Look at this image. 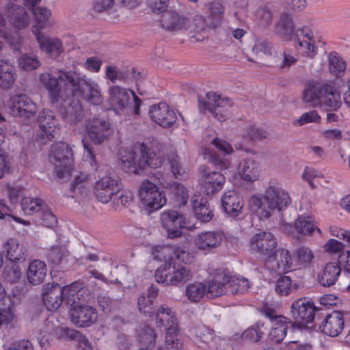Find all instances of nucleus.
Masks as SVG:
<instances>
[{
    "label": "nucleus",
    "mask_w": 350,
    "mask_h": 350,
    "mask_svg": "<svg viewBox=\"0 0 350 350\" xmlns=\"http://www.w3.org/2000/svg\"><path fill=\"white\" fill-rule=\"evenodd\" d=\"M249 202L251 210L260 219H264L271 217L275 211H282L290 205L291 199L277 180H271L264 193L253 195Z\"/></svg>",
    "instance_id": "1"
},
{
    "label": "nucleus",
    "mask_w": 350,
    "mask_h": 350,
    "mask_svg": "<svg viewBox=\"0 0 350 350\" xmlns=\"http://www.w3.org/2000/svg\"><path fill=\"white\" fill-rule=\"evenodd\" d=\"M275 33L285 40H289L295 33V46L302 55L312 59L317 53L313 33L309 27H304L295 31L293 18L287 12H283L275 25Z\"/></svg>",
    "instance_id": "2"
},
{
    "label": "nucleus",
    "mask_w": 350,
    "mask_h": 350,
    "mask_svg": "<svg viewBox=\"0 0 350 350\" xmlns=\"http://www.w3.org/2000/svg\"><path fill=\"white\" fill-rule=\"evenodd\" d=\"M141 159H137L135 152L126 151L124 154H121L120 162L122 168L127 173L141 174L145 166L152 168H158L161 166L163 158L160 153L158 154L153 150L148 148L144 144L139 148Z\"/></svg>",
    "instance_id": "3"
},
{
    "label": "nucleus",
    "mask_w": 350,
    "mask_h": 350,
    "mask_svg": "<svg viewBox=\"0 0 350 350\" xmlns=\"http://www.w3.org/2000/svg\"><path fill=\"white\" fill-rule=\"evenodd\" d=\"M59 77L70 87V95L72 96L81 97L85 90H88L85 98L88 103L94 105L102 103L103 98L96 83L79 77L75 72H63Z\"/></svg>",
    "instance_id": "4"
},
{
    "label": "nucleus",
    "mask_w": 350,
    "mask_h": 350,
    "mask_svg": "<svg viewBox=\"0 0 350 350\" xmlns=\"http://www.w3.org/2000/svg\"><path fill=\"white\" fill-rule=\"evenodd\" d=\"M154 278L158 283L179 286L191 280L193 273L189 268L169 260L156 270Z\"/></svg>",
    "instance_id": "5"
},
{
    "label": "nucleus",
    "mask_w": 350,
    "mask_h": 350,
    "mask_svg": "<svg viewBox=\"0 0 350 350\" xmlns=\"http://www.w3.org/2000/svg\"><path fill=\"white\" fill-rule=\"evenodd\" d=\"M232 101L228 98H222L214 92H208L206 99L198 98V108L201 113L209 112L219 122H224L230 116Z\"/></svg>",
    "instance_id": "6"
},
{
    "label": "nucleus",
    "mask_w": 350,
    "mask_h": 350,
    "mask_svg": "<svg viewBox=\"0 0 350 350\" xmlns=\"http://www.w3.org/2000/svg\"><path fill=\"white\" fill-rule=\"evenodd\" d=\"M72 149L68 144L59 142L51 146L50 161L55 167L56 176L60 178H68L72 169Z\"/></svg>",
    "instance_id": "7"
},
{
    "label": "nucleus",
    "mask_w": 350,
    "mask_h": 350,
    "mask_svg": "<svg viewBox=\"0 0 350 350\" xmlns=\"http://www.w3.org/2000/svg\"><path fill=\"white\" fill-rule=\"evenodd\" d=\"M138 193L142 208L148 213L157 211L166 204L163 192L150 181H144L139 187Z\"/></svg>",
    "instance_id": "8"
},
{
    "label": "nucleus",
    "mask_w": 350,
    "mask_h": 350,
    "mask_svg": "<svg viewBox=\"0 0 350 350\" xmlns=\"http://www.w3.org/2000/svg\"><path fill=\"white\" fill-rule=\"evenodd\" d=\"M77 290L74 286H64L58 284H47L44 286L42 299L49 310H57L62 305L64 297L72 300Z\"/></svg>",
    "instance_id": "9"
},
{
    "label": "nucleus",
    "mask_w": 350,
    "mask_h": 350,
    "mask_svg": "<svg viewBox=\"0 0 350 350\" xmlns=\"http://www.w3.org/2000/svg\"><path fill=\"white\" fill-rule=\"evenodd\" d=\"M109 103L115 111H122L127 108L132 97L135 102V113L139 114L142 100L133 91L118 85H112L109 89Z\"/></svg>",
    "instance_id": "10"
},
{
    "label": "nucleus",
    "mask_w": 350,
    "mask_h": 350,
    "mask_svg": "<svg viewBox=\"0 0 350 350\" xmlns=\"http://www.w3.org/2000/svg\"><path fill=\"white\" fill-rule=\"evenodd\" d=\"M317 310L312 301L308 297H301L293 301L290 312L294 323L303 327L312 322Z\"/></svg>",
    "instance_id": "11"
},
{
    "label": "nucleus",
    "mask_w": 350,
    "mask_h": 350,
    "mask_svg": "<svg viewBox=\"0 0 350 350\" xmlns=\"http://www.w3.org/2000/svg\"><path fill=\"white\" fill-rule=\"evenodd\" d=\"M262 314L271 321V328L268 338L275 343L281 342L286 335L289 324H293L291 320L282 315H278L274 310L265 307Z\"/></svg>",
    "instance_id": "12"
},
{
    "label": "nucleus",
    "mask_w": 350,
    "mask_h": 350,
    "mask_svg": "<svg viewBox=\"0 0 350 350\" xmlns=\"http://www.w3.org/2000/svg\"><path fill=\"white\" fill-rule=\"evenodd\" d=\"M206 18L198 16L196 21H200L198 29L205 30L206 27L215 29L221 26L225 13V7L220 1L208 2L205 5Z\"/></svg>",
    "instance_id": "13"
},
{
    "label": "nucleus",
    "mask_w": 350,
    "mask_h": 350,
    "mask_svg": "<svg viewBox=\"0 0 350 350\" xmlns=\"http://www.w3.org/2000/svg\"><path fill=\"white\" fill-rule=\"evenodd\" d=\"M162 226L166 230L170 239L181 237V230L185 227V217L183 214L174 210H167L161 214Z\"/></svg>",
    "instance_id": "14"
},
{
    "label": "nucleus",
    "mask_w": 350,
    "mask_h": 350,
    "mask_svg": "<svg viewBox=\"0 0 350 350\" xmlns=\"http://www.w3.org/2000/svg\"><path fill=\"white\" fill-rule=\"evenodd\" d=\"M10 109L14 116L29 119L37 111L36 104L25 94H17L11 97Z\"/></svg>",
    "instance_id": "15"
},
{
    "label": "nucleus",
    "mask_w": 350,
    "mask_h": 350,
    "mask_svg": "<svg viewBox=\"0 0 350 350\" xmlns=\"http://www.w3.org/2000/svg\"><path fill=\"white\" fill-rule=\"evenodd\" d=\"M292 265L293 259L290 252L284 248L273 251L265 262L267 269L279 274L289 271Z\"/></svg>",
    "instance_id": "16"
},
{
    "label": "nucleus",
    "mask_w": 350,
    "mask_h": 350,
    "mask_svg": "<svg viewBox=\"0 0 350 350\" xmlns=\"http://www.w3.org/2000/svg\"><path fill=\"white\" fill-rule=\"evenodd\" d=\"M85 128L90 139L97 144H102L111 133V124L102 118L87 120Z\"/></svg>",
    "instance_id": "17"
},
{
    "label": "nucleus",
    "mask_w": 350,
    "mask_h": 350,
    "mask_svg": "<svg viewBox=\"0 0 350 350\" xmlns=\"http://www.w3.org/2000/svg\"><path fill=\"white\" fill-rule=\"evenodd\" d=\"M149 116L155 123L164 128L172 126L177 119L174 110L165 103L151 106Z\"/></svg>",
    "instance_id": "18"
},
{
    "label": "nucleus",
    "mask_w": 350,
    "mask_h": 350,
    "mask_svg": "<svg viewBox=\"0 0 350 350\" xmlns=\"http://www.w3.org/2000/svg\"><path fill=\"white\" fill-rule=\"evenodd\" d=\"M277 246L275 238L270 232H261L251 239L250 248L254 252L269 257Z\"/></svg>",
    "instance_id": "19"
},
{
    "label": "nucleus",
    "mask_w": 350,
    "mask_h": 350,
    "mask_svg": "<svg viewBox=\"0 0 350 350\" xmlns=\"http://www.w3.org/2000/svg\"><path fill=\"white\" fill-rule=\"evenodd\" d=\"M40 49L53 57L59 56L64 51L62 40L57 38L45 36L38 29L36 26L31 27Z\"/></svg>",
    "instance_id": "20"
},
{
    "label": "nucleus",
    "mask_w": 350,
    "mask_h": 350,
    "mask_svg": "<svg viewBox=\"0 0 350 350\" xmlns=\"http://www.w3.org/2000/svg\"><path fill=\"white\" fill-rule=\"evenodd\" d=\"M68 72V71L59 70L57 77H53L47 72L42 73L40 75V81L43 86L48 90L52 103L57 102L60 98H62L60 82L64 83L66 90L68 91V94H70V87L67 85L66 81L59 77L62 73Z\"/></svg>",
    "instance_id": "21"
},
{
    "label": "nucleus",
    "mask_w": 350,
    "mask_h": 350,
    "mask_svg": "<svg viewBox=\"0 0 350 350\" xmlns=\"http://www.w3.org/2000/svg\"><path fill=\"white\" fill-rule=\"evenodd\" d=\"M98 319L96 310L87 305L75 307L70 312L71 321L77 327H87L93 325Z\"/></svg>",
    "instance_id": "22"
},
{
    "label": "nucleus",
    "mask_w": 350,
    "mask_h": 350,
    "mask_svg": "<svg viewBox=\"0 0 350 350\" xmlns=\"http://www.w3.org/2000/svg\"><path fill=\"white\" fill-rule=\"evenodd\" d=\"M190 21L185 16L174 10L165 12L160 19V26L170 32H176L187 29Z\"/></svg>",
    "instance_id": "23"
},
{
    "label": "nucleus",
    "mask_w": 350,
    "mask_h": 350,
    "mask_svg": "<svg viewBox=\"0 0 350 350\" xmlns=\"http://www.w3.org/2000/svg\"><path fill=\"white\" fill-rule=\"evenodd\" d=\"M38 123L41 130L40 139L51 140L54 138L57 130L58 120L53 111L49 109H43L38 114Z\"/></svg>",
    "instance_id": "24"
},
{
    "label": "nucleus",
    "mask_w": 350,
    "mask_h": 350,
    "mask_svg": "<svg viewBox=\"0 0 350 350\" xmlns=\"http://www.w3.org/2000/svg\"><path fill=\"white\" fill-rule=\"evenodd\" d=\"M344 328L343 314L340 311H333L326 316L325 320L319 325V329L325 334L335 337L337 336Z\"/></svg>",
    "instance_id": "25"
},
{
    "label": "nucleus",
    "mask_w": 350,
    "mask_h": 350,
    "mask_svg": "<svg viewBox=\"0 0 350 350\" xmlns=\"http://www.w3.org/2000/svg\"><path fill=\"white\" fill-rule=\"evenodd\" d=\"M221 205L226 214L232 217H238L242 211L243 200L235 191H226L221 198Z\"/></svg>",
    "instance_id": "26"
},
{
    "label": "nucleus",
    "mask_w": 350,
    "mask_h": 350,
    "mask_svg": "<svg viewBox=\"0 0 350 350\" xmlns=\"http://www.w3.org/2000/svg\"><path fill=\"white\" fill-rule=\"evenodd\" d=\"M222 239L223 234L219 231H205L196 236L194 243L200 250L209 252L217 247Z\"/></svg>",
    "instance_id": "27"
},
{
    "label": "nucleus",
    "mask_w": 350,
    "mask_h": 350,
    "mask_svg": "<svg viewBox=\"0 0 350 350\" xmlns=\"http://www.w3.org/2000/svg\"><path fill=\"white\" fill-rule=\"evenodd\" d=\"M7 16L13 26L21 29L29 25L30 18L23 7L9 2L5 6Z\"/></svg>",
    "instance_id": "28"
},
{
    "label": "nucleus",
    "mask_w": 350,
    "mask_h": 350,
    "mask_svg": "<svg viewBox=\"0 0 350 350\" xmlns=\"http://www.w3.org/2000/svg\"><path fill=\"white\" fill-rule=\"evenodd\" d=\"M199 170L202 175L203 186L206 189L215 192L222 189L226 180L224 174L219 172L210 171L204 165L200 166Z\"/></svg>",
    "instance_id": "29"
},
{
    "label": "nucleus",
    "mask_w": 350,
    "mask_h": 350,
    "mask_svg": "<svg viewBox=\"0 0 350 350\" xmlns=\"http://www.w3.org/2000/svg\"><path fill=\"white\" fill-rule=\"evenodd\" d=\"M3 251L6 258L12 262H19L25 260L27 250L14 238H10L3 243Z\"/></svg>",
    "instance_id": "30"
},
{
    "label": "nucleus",
    "mask_w": 350,
    "mask_h": 350,
    "mask_svg": "<svg viewBox=\"0 0 350 350\" xmlns=\"http://www.w3.org/2000/svg\"><path fill=\"white\" fill-rule=\"evenodd\" d=\"M326 85L313 81L308 82L303 93L304 102L314 107L320 106Z\"/></svg>",
    "instance_id": "31"
},
{
    "label": "nucleus",
    "mask_w": 350,
    "mask_h": 350,
    "mask_svg": "<svg viewBox=\"0 0 350 350\" xmlns=\"http://www.w3.org/2000/svg\"><path fill=\"white\" fill-rule=\"evenodd\" d=\"M239 175L246 181L252 182L258 178L260 174L259 163L254 158L243 159L239 165Z\"/></svg>",
    "instance_id": "32"
},
{
    "label": "nucleus",
    "mask_w": 350,
    "mask_h": 350,
    "mask_svg": "<svg viewBox=\"0 0 350 350\" xmlns=\"http://www.w3.org/2000/svg\"><path fill=\"white\" fill-rule=\"evenodd\" d=\"M191 205L196 218L202 222H208L213 218V211L206 200L200 195H195L191 198Z\"/></svg>",
    "instance_id": "33"
},
{
    "label": "nucleus",
    "mask_w": 350,
    "mask_h": 350,
    "mask_svg": "<svg viewBox=\"0 0 350 350\" xmlns=\"http://www.w3.org/2000/svg\"><path fill=\"white\" fill-rule=\"evenodd\" d=\"M340 273L341 267L338 263L329 262L318 273L319 283L324 286H331L338 280Z\"/></svg>",
    "instance_id": "34"
},
{
    "label": "nucleus",
    "mask_w": 350,
    "mask_h": 350,
    "mask_svg": "<svg viewBox=\"0 0 350 350\" xmlns=\"http://www.w3.org/2000/svg\"><path fill=\"white\" fill-rule=\"evenodd\" d=\"M276 3H267L260 6L256 11V20L258 27L267 29L272 23L273 14L277 11Z\"/></svg>",
    "instance_id": "35"
},
{
    "label": "nucleus",
    "mask_w": 350,
    "mask_h": 350,
    "mask_svg": "<svg viewBox=\"0 0 350 350\" xmlns=\"http://www.w3.org/2000/svg\"><path fill=\"white\" fill-rule=\"evenodd\" d=\"M46 266L40 260L31 261L27 270V278L32 285H38L43 282L46 275Z\"/></svg>",
    "instance_id": "36"
},
{
    "label": "nucleus",
    "mask_w": 350,
    "mask_h": 350,
    "mask_svg": "<svg viewBox=\"0 0 350 350\" xmlns=\"http://www.w3.org/2000/svg\"><path fill=\"white\" fill-rule=\"evenodd\" d=\"M57 334L62 339L78 342L79 344L78 350H92L88 338L78 330L62 327L57 329Z\"/></svg>",
    "instance_id": "37"
},
{
    "label": "nucleus",
    "mask_w": 350,
    "mask_h": 350,
    "mask_svg": "<svg viewBox=\"0 0 350 350\" xmlns=\"http://www.w3.org/2000/svg\"><path fill=\"white\" fill-rule=\"evenodd\" d=\"M60 113L64 120L70 124H76L84 117L82 106L78 100H72L68 105H65Z\"/></svg>",
    "instance_id": "38"
},
{
    "label": "nucleus",
    "mask_w": 350,
    "mask_h": 350,
    "mask_svg": "<svg viewBox=\"0 0 350 350\" xmlns=\"http://www.w3.org/2000/svg\"><path fill=\"white\" fill-rule=\"evenodd\" d=\"M155 314L157 326L175 327L176 331H179L178 320L172 308L164 305L161 306L155 312Z\"/></svg>",
    "instance_id": "39"
},
{
    "label": "nucleus",
    "mask_w": 350,
    "mask_h": 350,
    "mask_svg": "<svg viewBox=\"0 0 350 350\" xmlns=\"http://www.w3.org/2000/svg\"><path fill=\"white\" fill-rule=\"evenodd\" d=\"M324 105L327 111H336L341 106L340 94L332 86L326 85L320 106Z\"/></svg>",
    "instance_id": "40"
},
{
    "label": "nucleus",
    "mask_w": 350,
    "mask_h": 350,
    "mask_svg": "<svg viewBox=\"0 0 350 350\" xmlns=\"http://www.w3.org/2000/svg\"><path fill=\"white\" fill-rule=\"evenodd\" d=\"M207 295V285L201 282L189 284L185 288V295L191 303H198Z\"/></svg>",
    "instance_id": "41"
},
{
    "label": "nucleus",
    "mask_w": 350,
    "mask_h": 350,
    "mask_svg": "<svg viewBox=\"0 0 350 350\" xmlns=\"http://www.w3.org/2000/svg\"><path fill=\"white\" fill-rule=\"evenodd\" d=\"M227 274L218 275L210 280L207 286V297L215 298L223 295L227 291L228 282L225 280Z\"/></svg>",
    "instance_id": "42"
},
{
    "label": "nucleus",
    "mask_w": 350,
    "mask_h": 350,
    "mask_svg": "<svg viewBox=\"0 0 350 350\" xmlns=\"http://www.w3.org/2000/svg\"><path fill=\"white\" fill-rule=\"evenodd\" d=\"M15 81V70L8 60H0V86L8 88Z\"/></svg>",
    "instance_id": "43"
},
{
    "label": "nucleus",
    "mask_w": 350,
    "mask_h": 350,
    "mask_svg": "<svg viewBox=\"0 0 350 350\" xmlns=\"http://www.w3.org/2000/svg\"><path fill=\"white\" fill-rule=\"evenodd\" d=\"M225 280L228 282V288L231 294L244 293L250 287L248 280L244 278L227 275Z\"/></svg>",
    "instance_id": "44"
},
{
    "label": "nucleus",
    "mask_w": 350,
    "mask_h": 350,
    "mask_svg": "<svg viewBox=\"0 0 350 350\" xmlns=\"http://www.w3.org/2000/svg\"><path fill=\"white\" fill-rule=\"evenodd\" d=\"M179 331H176L175 327L166 329L165 347H158V350H183V343L177 336Z\"/></svg>",
    "instance_id": "45"
},
{
    "label": "nucleus",
    "mask_w": 350,
    "mask_h": 350,
    "mask_svg": "<svg viewBox=\"0 0 350 350\" xmlns=\"http://www.w3.org/2000/svg\"><path fill=\"white\" fill-rule=\"evenodd\" d=\"M295 228L299 234L304 236L310 235L314 230L321 233L320 229L314 226L313 221L309 216H299L295 221Z\"/></svg>",
    "instance_id": "46"
},
{
    "label": "nucleus",
    "mask_w": 350,
    "mask_h": 350,
    "mask_svg": "<svg viewBox=\"0 0 350 350\" xmlns=\"http://www.w3.org/2000/svg\"><path fill=\"white\" fill-rule=\"evenodd\" d=\"M45 206L46 204L40 198L25 197L22 199L21 202V208L27 215H33L41 211Z\"/></svg>",
    "instance_id": "47"
},
{
    "label": "nucleus",
    "mask_w": 350,
    "mask_h": 350,
    "mask_svg": "<svg viewBox=\"0 0 350 350\" xmlns=\"http://www.w3.org/2000/svg\"><path fill=\"white\" fill-rule=\"evenodd\" d=\"M298 288V284L293 283L289 276L284 275L278 279L275 290L279 295L286 296Z\"/></svg>",
    "instance_id": "48"
},
{
    "label": "nucleus",
    "mask_w": 350,
    "mask_h": 350,
    "mask_svg": "<svg viewBox=\"0 0 350 350\" xmlns=\"http://www.w3.org/2000/svg\"><path fill=\"white\" fill-rule=\"evenodd\" d=\"M100 176V174L98 175ZM98 187H105L116 193L120 189V182L116 175L111 173L106 174L105 176L99 177V179L95 183Z\"/></svg>",
    "instance_id": "49"
},
{
    "label": "nucleus",
    "mask_w": 350,
    "mask_h": 350,
    "mask_svg": "<svg viewBox=\"0 0 350 350\" xmlns=\"http://www.w3.org/2000/svg\"><path fill=\"white\" fill-rule=\"evenodd\" d=\"M266 328L264 323L258 321L255 325L249 327L243 332V337L252 342H258L265 334Z\"/></svg>",
    "instance_id": "50"
},
{
    "label": "nucleus",
    "mask_w": 350,
    "mask_h": 350,
    "mask_svg": "<svg viewBox=\"0 0 350 350\" xmlns=\"http://www.w3.org/2000/svg\"><path fill=\"white\" fill-rule=\"evenodd\" d=\"M294 256L298 265L304 267L308 265L314 258L312 250L306 247L296 249L294 252Z\"/></svg>",
    "instance_id": "51"
},
{
    "label": "nucleus",
    "mask_w": 350,
    "mask_h": 350,
    "mask_svg": "<svg viewBox=\"0 0 350 350\" xmlns=\"http://www.w3.org/2000/svg\"><path fill=\"white\" fill-rule=\"evenodd\" d=\"M138 308L140 312L148 317H152L156 312L154 300L141 295L137 299Z\"/></svg>",
    "instance_id": "52"
},
{
    "label": "nucleus",
    "mask_w": 350,
    "mask_h": 350,
    "mask_svg": "<svg viewBox=\"0 0 350 350\" xmlns=\"http://www.w3.org/2000/svg\"><path fill=\"white\" fill-rule=\"evenodd\" d=\"M32 12L36 20L37 25L36 26L38 29L46 27L48 21L51 16V11L46 8L38 7L33 9Z\"/></svg>",
    "instance_id": "53"
},
{
    "label": "nucleus",
    "mask_w": 350,
    "mask_h": 350,
    "mask_svg": "<svg viewBox=\"0 0 350 350\" xmlns=\"http://www.w3.org/2000/svg\"><path fill=\"white\" fill-rule=\"evenodd\" d=\"M329 70L334 75L338 76L345 71L346 64L336 53H331L329 56Z\"/></svg>",
    "instance_id": "54"
},
{
    "label": "nucleus",
    "mask_w": 350,
    "mask_h": 350,
    "mask_svg": "<svg viewBox=\"0 0 350 350\" xmlns=\"http://www.w3.org/2000/svg\"><path fill=\"white\" fill-rule=\"evenodd\" d=\"M68 252L63 247H53L48 253V259L53 265H59L62 262Z\"/></svg>",
    "instance_id": "55"
},
{
    "label": "nucleus",
    "mask_w": 350,
    "mask_h": 350,
    "mask_svg": "<svg viewBox=\"0 0 350 350\" xmlns=\"http://www.w3.org/2000/svg\"><path fill=\"white\" fill-rule=\"evenodd\" d=\"M193 334L200 341L208 345L213 339L214 333L204 325L196 326L193 329Z\"/></svg>",
    "instance_id": "56"
},
{
    "label": "nucleus",
    "mask_w": 350,
    "mask_h": 350,
    "mask_svg": "<svg viewBox=\"0 0 350 350\" xmlns=\"http://www.w3.org/2000/svg\"><path fill=\"white\" fill-rule=\"evenodd\" d=\"M171 189L175 197L177 198V202L179 204L185 205L189 198L188 191L186 187L180 183H174L171 186Z\"/></svg>",
    "instance_id": "57"
},
{
    "label": "nucleus",
    "mask_w": 350,
    "mask_h": 350,
    "mask_svg": "<svg viewBox=\"0 0 350 350\" xmlns=\"http://www.w3.org/2000/svg\"><path fill=\"white\" fill-rule=\"evenodd\" d=\"M139 338L142 343L144 345H154L156 339L154 330L148 325H145L139 334Z\"/></svg>",
    "instance_id": "58"
},
{
    "label": "nucleus",
    "mask_w": 350,
    "mask_h": 350,
    "mask_svg": "<svg viewBox=\"0 0 350 350\" xmlns=\"http://www.w3.org/2000/svg\"><path fill=\"white\" fill-rule=\"evenodd\" d=\"M94 193L99 202L105 204L111 200L116 192L103 187H100L98 185L95 184Z\"/></svg>",
    "instance_id": "59"
},
{
    "label": "nucleus",
    "mask_w": 350,
    "mask_h": 350,
    "mask_svg": "<svg viewBox=\"0 0 350 350\" xmlns=\"http://www.w3.org/2000/svg\"><path fill=\"white\" fill-rule=\"evenodd\" d=\"M20 66L27 70H31L40 66V62L36 57L23 55L18 60Z\"/></svg>",
    "instance_id": "60"
},
{
    "label": "nucleus",
    "mask_w": 350,
    "mask_h": 350,
    "mask_svg": "<svg viewBox=\"0 0 350 350\" xmlns=\"http://www.w3.org/2000/svg\"><path fill=\"white\" fill-rule=\"evenodd\" d=\"M321 121V116L317 111L312 110L309 112H305L301 114L298 120H296L295 124L298 126H303L308 123L315 122L318 123Z\"/></svg>",
    "instance_id": "61"
},
{
    "label": "nucleus",
    "mask_w": 350,
    "mask_h": 350,
    "mask_svg": "<svg viewBox=\"0 0 350 350\" xmlns=\"http://www.w3.org/2000/svg\"><path fill=\"white\" fill-rule=\"evenodd\" d=\"M40 219L42 224L52 228L57 224V218L46 205L41 211Z\"/></svg>",
    "instance_id": "62"
},
{
    "label": "nucleus",
    "mask_w": 350,
    "mask_h": 350,
    "mask_svg": "<svg viewBox=\"0 0 350 350\" xmlns=\"http://www.w3.org/2000/svg\"><path fill=\"white\" fill-rule=\"evenodd\" d=\"M168 160L172 174L178 178V177L181 176L185 172L183 167L180 164L179 157L176 154L172 153L168 156Z\"/></svg>",
    "instance_id": "63"
},
{
    "label": "nucleus",
    "mask_w": 350,
    "mask_h": 350,
    "mask_svg": "<svg viewBox=\"0 0 350 350\" xmlns=\"http://www.w3.org/2000/svg\"><path fill=\"white\" fill-rule=\"evenodd\" d=\"M106 76L112 83H116L117 81H125L126 79L123 72L116 66H107Z\"/></svg>",
    "instance_id": "64"
}]
</instances>
